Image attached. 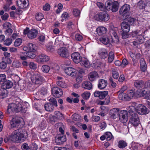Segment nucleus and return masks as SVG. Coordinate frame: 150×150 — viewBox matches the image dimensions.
Masks as SVG:
<instances>
[{
    "label": "nucleus",
    "instance_id": "63",
    "mask_svg": "<svg viewBox=\"0 0 150 150\" xmlns=\"http://www.w3.org/2000/svg\"><path fill=\"white\" fill-rule=\"evenodd\" d=\"M107 125L105 122H103L101 123L99 125V127L101 129L104 130L106 127Z\"/></svg>",
    "mask_w": 150,
    "mask_h": 150
},
{
    "label": "nucleus",
    "instance_id": "59",
    "mask_svg": "<svg viewBox=\"0 0 150 150\" xmlns=\"http://www.w3.org/2000/svg\"><path fill=\"white\" fill-rule=\"evenodd\" d=\"M73 13L74 15L76 16H77L79 15L80 14V11L77 9H74L73 11Z\"/></svg>",
    "mask_w": 150,
    "mask_h": 150
},
{
    "label": "nucleus",
    "instance_id": "28",
    "mask_svg": "<svg viewBox=\"0 0 150 150\" xmlns=\"http://www.w3.org/2000/svg\"><path fill=\"white\" fill-rule=\"evenodd\" d=\"M82 86L85 89L90 90L92 88V85L90 82L85 81L82 83Z\"/></svg>",
    "mask_w": 150,
    "mask_h": 150
},
{
    "label": "nucleus",
    "instance_id": "10",
    "mask_svg": "<svg viewBox=\"0 0 150 150\" xmlns=\"http://www.w3.org/2000/svg\"><path fill=\"white\" fill-rule=\"evenodd\" d=\"M57 53L60 56L64 58H68L69 56L68 50L65 47H62L58 49Z\"/></svg>",
    "mask_w": 150,
    "mask_h": 150
},
{
    "label": "nucleus",
    "instance_id": "23",
    "mask_svg": "<svg viewBox=\"0 0 150 150\" xmlns=\"http://www.w3.org/2000/svg\"><path fill=\"white\" fill-rule=\"evenodd\" d=\"M108 84L107 81L105 80L100 79L98 81V88L100 89L105 88Z\"/></svg>",
    "mask_w": 150,
    "mask_h": 150
},
{
    "label": "nucleus",
    "instance_id": "12",
    "mask_svg": "<svg viewBox=\"0 0 150 150\" xmlns=\"http://www.w3.org/2000/svg\"><path fill=\"white\" fill-rule=\"evenodd\" d=\"M71 57L73 61L76 64L80 62L83 58L79 53L77 52L73 53L71 55Z\"/></svg>",
    "mask_w": 150,
    "mask_h": 150
},
{
    "label": "nucleus",
    "instance_id": "51",
    "mask_svg": "<svg viewBox=\"0 0 150 150\" xmlns=\"http://www.w3.org/2000/svg\"><path fill=\"white\" fill-rule=\"evenodd\" d=\"M83 98L84 99H88L90 96V93L88 92H85L82 93L81 95Z\"/></svg>",
    "mask_w": 150,
    "mask_h": 150
},
{
    "label": "nucleus",
    "instance_id": "34",
    "mask_svg": "<svg viewBox=\"0 0 150 150\" xmlns=\"http://www.w3.org/2000/svg\"><path fill=\"white\" fill-rule=\"evenodd\" d=\"M120 93L119 94L118 98L119 99L122 100H129L127 94L125 93L120 92Z\"/></svg>",
    "mask_w": 150,
    "mask_h": 150
},
{
    "label": "nucleus",
    "instance_id": "6",
    "mask_svg": "<svg viewBox=\"0 0 150 150\" xmlns=\"http://www.w3.org/2000/svg\"><path fill=\"white\" fill-rule=\"evenodd\" d=\"M30 79L33 83L35 84H40L44 80V78L38 73L31 74Z\"/></svg>",
    "mask_w": 150,
    "mask_h": 150
},
{
    "label": "nucleus",
    "instance_id": "14",
    "mask_svg": "<svg viewBox=\"0 0 150 150\" xmlns=\"http://www.w3.org/2000/svg\"><path fill=\"white\" fill-rule=\"evenodd\" d=\"M120 111L119 109L117 108H114L111 110L109 112L110 117L114 119L118 117Z\"/></svg>",
    "mask_w": 150,
    "mask_h": 150
},
{
    "label": "nucleus",
    "instance_id": "25",
    "mask_svg": "<svg viewBox=\"0 0 150 150\" xmlns=\"http://www.w3.org/2000/svg\"><path fill=\"white\" fill-rule=\"evenodd\" d=\"M98 77V73L96 71L90 72L88 75V78L90 81H93Z\"/></svg>",
    "mask_w": 150,
    "mask_h": 150
},
{
    "label": "nucleus",
    "instance_id": "39",
    "mask_svg": "<svg viewBox=\"0 0 150 150\" xmlns=\"http://www.w3.org/2000/svg\"><path fill=\"white\" fill-rule=\"evenodd\" d=\"M134 89H132L128 91L127 94L129 100L132 98L134 95Z\"/></svg>",
    "mask_w": 150,
    "mask_h": 150
},
{
    "label": "nucleus",
    "instance_id": "7",
    "mask_svg": "<svg viewBox=\"0 0 150 150\" xmlns=\"http://www.w3.org/2000/svg\"><path fill=\"white\" fill-rule=\"evenodd\" d=\"M129 121L134 127H136L140 124L139 118L136 113H133L131 115Z\"/></svg>",
    "mask_w": 150,
    "mask_h": 150
},
{
    "label": "nucleus",
    "instance_id": "21",
    "mask_svg": "<svg viewBox=\"0 0 150 150\" xmlns=\"http://www.w3.org/2000/svg\"><path fill=\"white\" fill-rule=\"evenodd\" d=\"M98 54L101 59H105L108 56V52L107 50L105 48L100 49L98 52Z\"/></svg>",
    "mask_w": 150,
    "mask_h": 150
},
{
    "label": "nucleus",
    "instance_id": "62",
    "mask_svg": "<svg viewBox=\"0 0 150 150\" xmlns=\"http://www.w3.org/2000/svg\"><path fill=\"white\" fill-rule=\"evenodd\" d=\"M137 6L140 9H143L145 6V4L142 1H139L137 4Z\"/></svg>",
    "mask_w": 150,
    "mask_h": 150
},
{
    "label": "nucleus",
    "instance_id": "9",
    "mask_svg": "<svg viewBox=\"0 0 150 150\" xmlns=\"http://www.w3.org/2000/svg\"><path fill=\"white\" fill-rule=\"evenodd\" d=\"M119 120L123 123H125L128 121V115L127 112L125 110L120 111L118 115Z\"/></svg>",
    "mask_w": 150,
    "mask_h": 150
},
{
    "label": "nucleus",
    "instance_id": "44",
    "mask_svg": "<svg viewBox=\"0 0 150 150\" xmlns=\"http://www.w3.org/2000/svg\"><path fill=\"white\" fill-rule=\"evenodd\" d=\"M130 149L132 150H137L138 148V144L132 142L131 145Z\"/></svg>",
    "mask_w": 150,
    "mask_h": 150
},
{
    "label": "nucleus",
    "instance_id": "56",
    "mask_svg": "<svg viewBox=\"0 0 150 150\" xmlns=\"http://www.w3.org/2000/svg\"><path fill=\"white\" fill-rule=\"evenodd\" d=\"M12 42V39L8 38L4 42V44L6 45L9 46L10 45Z\"/></svg>",
    "mask_w": 150,
    "mask_h": 150
},
{
    "label": "nucleus",
    "instance_id": "33",
    "mask_svg": "<svg viewBox=\"0 0 150 150\" xmlns=\"http://www.w3.org/2000/svg\"><path fill=\"white\" fill-rule=\"evenodd\" d=\"M45 110L47 111L52 112L54 110V107L51 103H48L45 104L44 105Z\"/></svg>",
    "mask_w": 150,
    "mask_h": 150
},
{
    "label": "nucleus",
    "instance_id": "27",
    "mask_svg": "<svg viewBox=\"0 0 150 150\" xmlns=\"http://www.w3.org/2000/svg\"><path fill=\"white\" fill-rule=\"evenodd\" d=\"M97 32L99 35H101L106 33L107 30L106 28L104 27H99L96 29Z\"/></svg>",
    "mask_w": 150,
    "mask_h": 150
},
{
    "label": "nucleus",
    "instance_id": "22",
    "mask_svg": "<svg viewBox=\"0 0 150 150\" xmlns=\"http://www.w3.org/2000/svg\"><path fill=\"white\" fill-rule=\"evenodd\" d=\"M134 84L135 88L139 89L144 87V83L142 80H136L134 81Z\"/></svg>",
    "mask_w": 150,
    "mask_h": 150
},
{
    "label": "nucleus",
    "instance_id": "13",
    "mask_svg": "<svg viewBox=\"0 0 150 150\" xmlns=\"http://www.w3.org/2000/svg\"><path fill=\"white\" fill-rule=\"evenodd\" d=\"M21 123V121L18 117L13 118L10 122L11 127L12 128L18 127Z\"/></svg>",
    "mask_w": 150,
    "mask_h": 150
},
{
    "label": "nucleus",
    "instance_id": "35",
    "mask_svg": "<svg viewBox=\"0 0 150 150\" xmlns=\"http://www.w3.org/2000/svg\"><path fill=\"white\" fill-rule=\"evenodd\" d=\"M18 56L20 59L23 61L25 60L28 58L26 52H21Z\"/></svg>",
    "mask_w": 150,
    "mask_h": 150
},
{
    "label": "nucleus",
    "instance_id": "48",
    "mask_svg": "<svg viewBox=\"0 0 150 150\" xmlns=\"http://www.w3.org/2000/svg\"><path fill=\"white\" fill-rule=\"evenodd\" d=\"M46 93V91L44 88H42L38 91V92L36 93V94L38 96L40 95H44Z\"/></svg>",
    "mask_w": 150,
    "mask_h": 150
},
{
    "label": "nucleus",
    "instance_id": "3",
    "mask_svg": "<svg viewBox=\"0 0 150 150\" xmlns=\"http://www.w3.org/2000/svg\"><path fill=\"white\" fill-rule=\"evenodd\" d=\"M119 6V4L117 1H107L105 3V7L106 9L108 10H111L113 12L118 10Z\"/></svg>",
    "mask_w": 150,
    "mask_h": 150
},
{
    "label": "nucleus",
    "instance_id": "60",
    "mask_svg": "<svg viewBox=\"0 0 150 150\" xmlns=\"http://www.w3.org/2000/svg\"><path fill=\"white\" fill-rule=\"evenodd\" d=\"M121 67H125L128 64V61L125 58H124L123 59L122 62H121Z\"/></svg>",
    "mask_w": 150,
    "mask_h": 150
},
{
    "label": "nucleus",
    "instance_id": "43",
    "mask_svg": "<svg viewBox=\"0 0 150 150\" xmlns=\"http://www.w3.org/2000/svg\"><path fill=\"white\" fill-rule=\"evenodd\" d=\"M57 85L59 86L64 88H66L67 87V84L64 81H59L57 82Z\"/></svg>",
    "mask_w": 150,
    "mask_h": 150
},
{
    "label": "nucleus",
    "instance_id": "26",
    "mask_svg": "<svg viewBox=\"0 0 150 150\" xmlns=\"http://www.w3.org/2000/svg\"><path fill=\"white\" fill-rule=\"evenodd\" d=\"M80 62V64L81 65L86 68H88L90 67V64L89 61L84 57H83Z\"/></svg>",
    "mask_w": 150,
    "mask_h": 150
},
{
    "label": "nucleus",
    "instance_id": "53",
    "mask_svg": "<svg viewBox=\"0 0 150 150\" xmlns=\"http://www.w3.org/2000/svg\"><path fill=\"white\" fill-rule=\"evenodd\" d=\"M80 116L78 114H74L72 116V118L74 120L78 121L80 120Z\"/></svg>",
    "mask_w": 150,
    "mask_h": 150
},
{
    "label": "nucleus",
    "instance_id": "54",
    "mask_svg": "<svg viewBox=\"0 0 150 150\" xmlns=\"http://www.w3.org/2000/svg\"><path fill=\"white\" fill-rule=\"evenodd\" d=\"M69 17V15L67 13L64 12L63 13L62 15V19L61 20V21L63 22L64 20H66L68 19Z\"/></svg>",
    "mask_w": 150,
    "mask_h": 150
},
{
    "label": "nucleus",
    "instance_id": "20",
    "mask_svg": "<svg viewBox=\"0 0 150 150\" xmlns=\"http://www.w3.org/2000/svg\"><path fill=\"white\" fill-rule=\"evenodd\" d=\"M66 137L63 135H59L57 138L55 139L56 143L59 144H62L66 141Z\"/></svg>",
    "mask_w": 150,
    "mask_h": 150
},
{
    "label": "nucleus",
    "instance_id": "32",
    "mask_svg": "<svg viewBox=\"0 0 150 150\" xmlns=\"http://www.w3.org/2000/svg\"><path fill=\"white\" fill-rule=\"evenodd\" d=\"M39 60L40 62H45L48 61L49 57L44 54H41L39 56Z\"/></svg>",
    "mask_w": 150,
    "mask_h": 150
},
{
    "label": "nucleus",
    "instance_id": "4",
    "mask_svg": "<svg viewBox=\"0 0 150 150\" xmlns=\"http://www.w3.org/2000/svg\"><path fill=\"white\" fill-rule=\"evenodd\" d=\"M95 18L97 21L105 22L109 20L110 17L106 11H104L96 14L95 16Z\"/></svg>",
    "mask_w": 150,
    "mask_h": 150
},
{
    "label": "nucleus",
    "instance_id": "41",
    "mask_svg": "<svg viewBox=\"0 0 150 150\" xmlns=\"http://www.w3.org/2000/svg\"><path fill=\"white\" fill-rule=\"evenodd\" d=\"M48 99L50 102L51 103V104L52 105L53 107L54 106L55 107L57 106V101L55 98L53 97H48Z\"/></svg>",
    "mask_w": 150,
    "mask_h": 150
},
{
    "label": "nucleus",
    "instance_id": "47",
    "mask_svg": "<svg viewBox=\"0 0 150 150\" xmlns=\"http://www.w3.org/2000/svg\"><path fill=\"white\" fill-rule=\"evenodd\" d=\"M106 139L107 140H110L112 137V135L110 132H107L105 134Z\"/></svg>",
    "mask_w": 150,
    "mask_h": 150
},
{
    "label": "nucleus",
    "instance_id": "11",
    "mask_svg": "<svg viewBox=\"0 0 150 150\" xmlns=\"http://www.w3.org/2000/svg\"><path fill=\"white\" fill-rule=\"evenodd\" d=\"M51 91L53 95L56 98H59L63 94L62 89L58 87H53Z\"/></svg>",
    "mask_w": 150,
    "mask_h": 150
},
{
    "label": "nucleus",
    "instance_id": "49",
    "mask_svg": "<svg viewBox=\"0 0 150 150\" xmlns=\"http://www.w3.org/2000/svg\"><path fill=\"white\" fill-rule=\"evenodd\" d=\"M22 42V40L20 38H18L14 42V45L16 47H18L21 45Z\"/></svg>",
    "mask_w": 150,
    "mask_h": 150
},
{
    "label": "nucleus",
    "instance_id": "61",
    "mask_svg": "<svg viewBox=\"0 0 150 150\" xmlns=\"http://www.w3.org/2000/svg\"><path fill=\"white\" fill-rule=\"evenodd\" d=\"M146 91L145 90H142L141 92V94L142 96L143 97L145 98H146V96L148 95V91Z\"/></svg>",
    "mask_w": 150,
    "mask_h": 150
},
{
    "label": "nucleus",
    "instance_id": "52",
    "mask_svg": "<svg viewBox=\"0 0 150 150\" xmlns=\"http://www.w3.org/2000/svg\"><path fill=\"white\" fill-rule=\"evenodd\" d=\"M0 95L3 96L2 98H4L7 96V92L6 89L2 88L0 92Z\"/></svg>",
    "mask_w": 150,
    "mask_h": 150
},
{
    "label": "nucleus",
    "instance_id": "57",
    "mask_svg": "<svg viewBox=\"0 0 150 150\" xmlns=\"http://www.w3.org/2000/svg\"><path fill=\"white\" fill-rule=\"evenodd\" d=\"M7 64L4 61L0 62V68L2 69H5L7 67Z\"/></svg>",
    "mask_w": 150,
    "mask_h": 150
},
{
    "label": "nucleus",
    "instance_id": "17",
    "mask_svg": "<svg viewBox=\"0 0 150 150\" xmlns=\"http://www.w3.org/2000/svg\"><path fill=\"white\" fill-rule=\"evenodd\" d=\"M26 1L28 0H17V5L19 8L23 9L26 8L28 6Z\"/></svg>",
    "mask_w": 150,
    "mask_h": 150
},
{
    "label": "nucleus",
    "instance_id": "58",
    "mask_svg": "<svg viewBox=\"0 0 150 150\" xmlns=\"http://www.w3.org/2000/svg\"><path fill=\"white\" fill-rule=\"evenodd\" d=\"M21 148L23 150H29L30 149L28 144L26 143H24L21 146Z\"/></svg>",
    "mask_w": 150,
    "mask_h": 150
},
{
    "label": "nucleus",
    "instance_id": "50",
    "mask_svg": "<svg viewBox=\"0 0 150 150\" xmlns=\"http://www.w3.org/2000/svg\"><path fill=\"white\" fill-rule=\"evenodd\" d=\"M12 65L13 67L16 68H19L21 66V63L18 61H14L12 63Z\"/></svg>",
    "mask_w": 150,
    "mask_h": 150
},
{
    "label": "nucleus",
    "instance_id": "42",
    "mask_svg": "<svg viewBox=\"0 0 150 150\" xmlns=\"http://www.w3.org/2000/svg\"><path fill=\"white\" fill-rule=\"evenodd\" d=\"M41 69L43 72L47 73L50 70V67L49 66L44 65L42 66Z\"/></svg>",
    "mask_w": 150,
    "mask_h": 150
},
{
    "label": "nucleus",
    "instance_id": "1",
    "mask_svg": "<svg viewBox=\"0 0 150 150\" xmlns=\"http://www.w3.org/2000/svg\"><path fill=\"white\" fill-rule=\"evenodd\" d=\"M27 108L26 106L21 103H12L8 106L7 112L9 114L11 112H19L21 111L22 113H25L27 111Z\"/></svg>",
    "mask_w": 150,
    "mask_h": 150
},
{
    "label": "nucleus",
    "instance_id": "40",
    "mask_svg": "<svg viewBox=\"0 0 150 150\" xmlns=\"http://www.w3.org/2000/svg\"><path fill=\"white\" fill-rule=\"evenodd\" d=\"M127 146V143L124 141L120 140L118 143V146L121 149H123Z\"/></svg>",
    "mask_w": 150,
    "mask_h": 150
},
{
    "label": "nucleus",
    "instance_id": "16",
    "mask_svg": "<svg viewBox=\"0 0 150 150\" xmlns=\"http://www.w3.org/2000/svg\"><path fill=\"white\" fill-rule=\"evenodd\" d=\"M130 9V6L127 4L123 5L120 9V13L122 15L128 12Z\"/></svg>",
    "mask_w": 150,
    "mask_h": 150
},
{
    "label": "nucleus",
    "instance_id": "2",
    "mask_svg": "<svg viewBox=\"0 0 150 150\" xmlns=\"http://www.w3.org/2000/svg\"><path fill=\"white\" fill-rule=\"evenodd\" d=\"M27 133L25 131L19 129L14 131L12 133L10 139L12 142L19 143L22 139L26 138Z\"/></svg>",
    "mask_w": 150,
    "mask_h": 150
},
{
    "label": "nucleus",
    "instance_id": "64",
    "mask_svg": "<svg viewBox=\"0 0 150 150\" xmlns=\"http://www.w3.org/2000/svg\"><path fill=\"white\" fill-rule=\"evenodd\" d=\"M75 39L77 41H81L83 39L82 36L79 34H77L75 35Z\"/></svg>",
    "mask_w": 150,
    "mask_h": 150
},
{
    "label": "nucleus",
    "instance_id": "37",
    "mask_svg": "<svg viewBox=\"0 0 150 150\" xmlns=\"http://www.w3.org/2000/svg\"><path fill=\"white\" fill-rule=\"evenodd\" d=\"M144 38L143 35L140 33L137 37L136 40L139 44L142 43L144 41Z\"/></svg>",
    "mask_w": 150,
    "mask_h": 150
},
{
    "label": "nucleus",
    "instance_id": "29",
    "mask_svg": "<svg viewBox=\"0 0 150 150\" xmlns=\"http://www.w3.org/2000/svg\"><path fill=\"white\" fill-rule=\"evenodd\" d=\"M54 115L52 117L54 120H60L63 119V114L59 111H56L54 112Z\"/></svg>",
    "mask_w": 150,
    "mask_h": 150
},
{
    "label": "nucleus",
    "instance_id": "24",
    "mask_svg": "<svg viewBox=\"0 0 150 150\" xmlns=\"http://www.w3.org/2000/svg\"><path fill=\"white\" fill-rule=\"evenodd\" d=\"M13 85L12 82L9 80H6L3 83L2 86V88L4 89H7L11 88Z\"/></svg>",
    "mask_w": 150,
    "mask_h": 150
},
{
    "label": "nucleus",
    "instance_id": "55",
    "mask_svg": "<svg viewBox=\"0 0 150 150\" xmlns=\"http://www.w3.org/2000/svg\"><path fill=\"white\" fill-rule=\"evenodd\" d=\"M29 66L30 68L32 69L35 70L37 68L36 64L33 62H30Z\"/></svg>",
    "mask_w": 150,
    "mask_h": 150
},
{
    "label": "nucleus",
    "instance_id": "19",
    "mask_svg": "<svg viewBox=\"0 0 150 150\" xmlns=\"http://www.w3.org/2000/svg\"><path fill=\"white\" fill-rule=\"evenodd\" d=\"M38 35V31L35 29H32L29 32L27 36L30 39H34L36 38Z\"/></svg>",
    "mask_w": 150,
    "mask_h": 150
},
{
    "label": "nucleus",
    "instance_id": "8",
    "mask_svg": "<svg viewBox=\"0 0 150 150\" xmlns=\"http://www.w3.org/2000/svg\"><path fill=\"white\" fill-rule=\"evenodd\" d=\"M136 111L141 115H146L149 112L148 109L142 104H139L137 107Z\"/></svg>",
    "mask_w": 150,
    "mask_h": 150
},
{
    "label": "nucleus",
    "instance_id": "18",
    "mask_svg": "<svg viewBox=\"0 0 150 150\" xmlns=\"http://www.w3.org/2000/svg\"><path fill=\"white\" fill-rule=\"evenodd\" d=\"M121 26L122 30L123 32L128 33L130 29V25L127 22L124 21L121 23Z\"/></svg>",
    "mask_w": 150,
    "mask_h": 150
},
{
    "label": "nucleus",
    "instance_id": "30",
    "mask_svg": "<svg viewBox=\"0 0 150 150\" xmlns=\"http://www.w3.org/2000/svg\"><path fill=\"white\" fill-rule=\"evenodd\" d=\"M111 73L113 78L117 79L119 77V74L117 69L115 67L111 68Z\"/></svg>",
    "mask_w": 150,
    "mask_h": 150
},
{
    "label": "nucleus",
    "instance_id": "31",
    "mask_svg": "<svg viewBox=\"0 0 150 150\" xmlns=\"http://www.w3.org/2000/svg\"><path fill=\"white\" fill-rule=\"evenodd\" d=\"M109 38L107 36H103L100 38V40L103 44L107 45L110 42Z\"/></svg>",
    "mask_w": 150,
    "mask_h": 150
},
{
    "label": "nucleus",
    "instance_id": "36",
    "mask_svg": "<svg viewBox=\"0 0 150 150\" xmlns=\"http://www.w3.org/2000/svg\"><path fill=\"white\" fill-rule=\"evenodd\" d=\"M114 53L112 51H110L108 54V62L111 63L112 62L114 59Z\"/></svg>",
    "mask_w": 150,
    "mask_h": 150
},
{
    "label": "nucleus",
    "instance_id": "45",
    "mask_svg": "<svg viewBox=\"0 0 150 150\" xmlns=\"http://www.w3.org/2000/svg\"><path fill=\"white\" fill-rule=\"evenodd\" d=\"M43 15L40 13L36 14L35 16L36 20L38 21H40L43 18Z\"/></svg>",
    "mask_w": 150,
    "mask_h": 150
},
{
    "label": "nucleus",
    "instance_id": "38",
    "mask_svg": "<svg viewBox=\"0 0 150 150\" xmlns=\"http://www.w3.org/2000/svg\"><path fill=\"white\" fill-rule=\"evenodd\" d=\"M29 52H35L36 50L37 47L35 45L29 43L28 45Z\"/></svg>",
    "mask_w": 150,
    "mask_h": 150
},
{
    "label": "nucleus",
    "instance_id": "15",
    "mask_svg": "<svg viewBox=\"0 0 150 150\" xmlns=\"http://www.w3.org/2000/svg\"><path fill=\"white\" fill-rule=\"evenodd\" d=\"M64 71L68 75L71 76H75L76 74V70L70 67H66L64 69Z\"/></svg>",
    "mask_w": 150,
    "mask_h": 150
},
{
    "label": "nucleus",
    "instance_id": "5",
    "mask_svg": "<svg viewBox=\"0 0 150 150\" xmlns=\"http://www.w3.org/2000/svg\"><path fill=\"white\" fill-rule=\"evenodd\" d=\"M108 92L107 91H96L94 93V95L96 97H98L100 99H102L106 98L105 102L106 103H108L110 102V97L108 96Z\"/></svg>",
    "mask_w": 150,
    "mask_h": 150
},
{
    "label": "nucleus",
    "instance_id": "46",
    "mask_svg": "<svg viewBox=\"0 0 150 150\" xmlns=\"http://www.w3.org/2000/svg\"><path fill=\"white\" fill-rule=\"evenodd\" d=\"M34 52H26V54L27 55L28 58L33 59L36 56V54L34 53Z\"/></svg>",
    "mask_w": 150,
    "mask_h": 150
}]
</instances>
